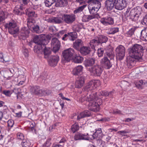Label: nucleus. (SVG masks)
Segmentation results:
<instances>
[{"label": "nucleus", "mask_w": 147, "mask_h": 147, "mask_svg": "<svg viewBox=\"0 0 147 147\" xmlns=\"http://www.w3.org/2000/svg\"><path fill=\"white\" fill-rule=\"evenodd\" d=\"M130 56L134 57L137 60H142L143 55V49L140 45L136 44L128 49Z\"/></svg>", "instance_id": "obj_1"}, {"label": "nucleus", "mask_w": 147, "mask_h": 147, "mask_svg": "<svg viewBox=\"0 0 147 147\" xmlns=\"http://www.w3.org/2000/svg\"><path fill=\"white\" fill-rule=\"evenodd\" d=\"M102 0H88L89 3L88 8L90 13L92 16H94L95 18H98L99 16L98 13H96L101 7L100 2Z\"/></svg>", "instance_id": "obj_2"}, {"label": "nucleus", "mask_w": 147, "mask_h": 147, "mask_svg": "<svg viewBox=\"0 0 147 147\" xmlns=\"http://www.w3.org/2000/svg\"><path fill=\"white\" fill-rule=\"evenodd\" d=\"M34 42L37 44L34 47V51L37 53L39 51H42V46H44L48 43V40L45 35H41L39 36H35L33 39Z\"/></svg>", "instance_id": "obj_3"}, {"label": "nucleus", "mask_w": 147, "mask_h": 147, "mask_svg": "<svg viewBox=\"0 0 147 147\" xmlns=\"http://www.w3.org/2000/svg\"><path fill=\"white\" fill-rule=\"evenodd\" d=\"M142 12V8L139 6H137L131 10L129 13V18L132 21L137 22Z\"/></svg>", "instance_id": "obj_4"}, {"label": "nucleus", "mask_w": 147, "mask_h": 147, "mask_svg": "<svg viewBox=\"0 0 147 147\" xmlns=\"http://www.w3.org/2000/svg\"><path fill=\"white\" fill-rule=\"evenodd\" d=\"M62 59L65 62H69L71 60L74 59L76 55L74 50L71 48L64 50L62 53Z\"/></svg>", "instance_id": "obj_5"}, {"label": "nucleus", "mask_w": 147, "mask_h": 147, "mask_svg": "<svg viewBox=\"0 0 147 147\" xmlns=\"http://www.w3.org/2000/svg\"><path fill=\"white\" fill-rule=\"evenodd\" d=\"M102 102V100L100 98H97L94 101L90 102L88 104V108L92 111L98 112L100 110V105H101Z\"/></svg>", "instance_id": "obj_6"}, {"label": "nucleus", "mask_w": 147, "mask_h": 147, "mask_svg": "<svg viewBox=\"0 0 147 147\" xmlns=\"http://www.w3.org/2000/svg\"><path fill=\"white\" fill-rule=\"evenodd\" d=\"M88 70L92 75L100 77L103 71V67L100 65L96 64L89 68Z\"/></svg>", "instance_id": "obj_7"}, {"label": "nucleus", "mask_w": 147, "mask_h": 147, "mask_svg": "<svg viewBox=\"0 0 147 147\" xmlns=\"http://www.w3.org/2000/svg\"><path fill=\"white\" fill-rule=\"evenodd\" d=\"M5 27L8 29L9 33L12 34L17 33L19 30L16 23L13 21L7 23L5 25Z\"/></svg>", "instance_id": "obj_8"}, {"label": "nucleus", "mask_w": 147, "mask_h": 147, "mask_svg": "<svg viewBox=\"0 0 147 147\" xmlns=\"http://www.w3.org/2000/svg\"><path fill=\"white\" fill-rule=\"evenodd\" d=\"M100 84V81L98 80H93L90 81L87 83L85 87V92L91 91L96 88Z\"/></svg>", "instance_id": "obj_9"}, {"label": "nucleus", "mask_w": 147, "mask_h": 147, "mask_svg": "<svg viewBox=\"0 0 147 147\" xmlns=\"http://www.w3.org/2000/svg\"><path fill=\"white\" fill-rule=\"evenodd\" d=\"M117 58L120 60L123 59L125 56V48L121 45H119L116 49Z\"/></svg>", "instance_id": "obj_10"}, {"label": "nucleus", "mask_w": 147, "mask_h": 147, "mask_svg": "<svg viewBox=\"0 0 147 147\" xmlns=\"http://www.w3.org/2000/svg\"><path fill=\"white\" fill-rule=\"evenodd\" d=\"M51 46L53 47L52 51L53 52L56 53L59 51L60 47V43L57 38L54 37L52 39Z\"/></svg>", "instance_id": "obj_11"}, {"label": "nucleus", "mask_w": 147, "mask_h": 147, "mask_svg": "<svg viewBox=\"0 0 147 147\" xmlns=\"http://www.w3.org/2000/svg\"><path fill=\"white\" fill-rule=\"evenodd\" d=\"M62 17L64 21L67 24H71L76 20L75 15L73 14H64Z\"/></svg>", "instance_id": "obj_12"}, {"label": "nucleus", "mask_w": 147, "mask_h": 147, "mask_svg": "<svg viewBox=\"0 0 147 147\" xmlns=\"http://www.w3.org/2000/svg\"><path fill=\"white\" fill-rule=\"evenodd\" d=\"M85 93L87 94L86 96H85L86 100L89 102V103L91 101H94L97 98H98L97 97V93L96 92H91V91H90L87 92H85Z\"/></svg>", "instance_id": "obj_13"}, {"label": "nucleus", "mask_w": 147, "mask_h": 147, "mask_svg": "<svg viewBox=\"0 0 147 147\" xmlns=\"http://www.w3.org/2000/svg\"><path fill=\"white\" fill-rule=\"evenodd\" d=\"M100 22L105 26L113 25L114 24L113 18L110 16H108L101 18Z\"/></svg>", "instance_id": "obj_14"}, {"label": "nucleus", "mask_w": 147, "mask_h": 147, "mask_svg": "<svg viewBox=\"0 0 147 147\" xmlns=\"http://www.w3.org/2000/svg\"><path fill=\"white\" fill-rule=\"evenodd\" d=\"M100 63L104 68L106 69H109L112 66L110 60L106 56H104V57L101 60Z\"/></svg>", "instance_id": "obj_15"}, {"label": "nucleus", "mask_w": 147, "mask_h": 147, "mask_svg": "<svg viewBox=\"0 0 147 147\" xmlns=\"http://www.w3.org/2000/svg\"><path fill=\"white\" fill-rule=\"evenodd\" d=\"M74 139L76 140H88L89 139L88 133L83 134L79 132L76 133L74 137Z\"/></svg>", "instance_id": "obj_16"}, {"label": "nucleus", "mask_w": 147, "mask_h": 147, "mask_svg": "<svg viewBox=\"0 0 147 147\" xmlns=\"http://www.w3.org/2000/svg\"><path fill=\"white\" fill-rule=\"evenodd\" d=\"M49 64L51 66H55L59 60V57L58 55L50 56L48 59Z\"/></svg>", "instance_id": "obj_17"}, {"label": "nucleus", "mask_w": 147, "mask_h": 147, "mask_svg": "<svg viewBox=\"0 0 147 147\" xmlns=\"http://www.w3.org/2000/svg\"><path fill=\"white\" fill-rule=\"evenodd\" d=\"M116 0H106L105 2V8L109 11L111 10L115 7Z\"/></svg>", "instance_id": "obj_18"}, {"label": "nucleus", "mask_w": 147, "mask_h": 147, "mask_svg": "<svg viewBox=\"0 0 147 147\" xmlns=\"http://www.w3.org/2000/svg\"><path fill=\"white\" fill-rule=\"evenodd\" d=\"M127 3L125 0H117L115 7L117 10H121L125 7Z\"/></svg>", "instance_id": "obj_19"}, {"label": "nucleus", "mask_w": 147, "mask_h": 147, "mask_svg": "<svg viewBox=\"0 0 147 147\" xmlns=\"http://www.w3.org/2000/svg\"><path fill=\"white\" fill-rule=\"evenodd\" d=\"M85 78L83 76H80L78 78L75 82L76 87L78 88H81L84 83Z\"/></svg>", "instance_id": "obj_20"}, {"label": "nucleus", "mask_w": 147, "mask_h": 147, "mask_svg": "<svg viewBox=\"0 0 147 147\" xmlns=\"http://www.w3.org/2000/svg\"><path fill=\"white\" fill-rule=\"evenodd\" d=\"M141 61L137 60L134 57L131 56L129 59H127V65L129 68H131L135 65L136 62Z\"/></svg>", "instance_id": "obj_21"}, {"label": "nucleus", "mask_w": 147, "mask_h": 147, "mask_svg": "<svg viewBox=\"0 0 147 147\" xmlns=\"http://www.w3.org/2000/svg\"><path fill=\"white\" fill-rule=\"evenodd\" d=\"M30 32V31L28 28L24 27L21 29L20 34L21 36H23L22 38L24 39L28 36Z\"/></svg>", "instance_id": "obj_22"}, {"label": "nucleus", "mask_w": 147, "mask_h": 147, "mask_svg": "<svg viewBox=\"0 0 147 147\" xmlns=\"http://www.w3.org/2000/svg\"><path fill=\"white\" fill-rule=\"evenodd\" d=\"M83 45V42L80 39H78L76 40L73 43V47L76 50L79 51L82 47Z\"/></svg>", "instance_id": "obj_23"}, {"label": "nucleus", "mask_w": 147, "mask_h": 147, "mask_svg": "<svg viewBox=\"0 0 147 147\" xmlns=\"http://www.w3.org/2000/svg\"><path fill=\"white\" fill-rule=\"evenodd\" d=\"M83 67L81 65L75 67L73 69L72 73L75 76L81 75L82 73Z\"/></svg>", "instance_id": "obj_24"}, {"label": "nucleus", "mask_w": 147, "mask_h": 147, "mask_svg": "<svg viewBox=\"0 0 147 147\" xmlns=\"http://www.w3.org/2000/svg\"><path fill=\"white\" fill-rule=\"evenodd\" d=\"M68 3L67 0H57L55 6L57 7H62L66 6Z\"/></svg>", "instance_id": "obj_25"}, {"label": "nucleus", "mask_w": 147, "mask_h": 147, "mask_svg": "<svg viewBox=\"0 0 147 147\" xmlns=\"http://www.w3.org/2000/svg\"><path fill=\"white\" fill-rule=\"evenodd\" d=\"M91 115L90 112L88 110H85L80 113L77 116V119L80 120V119L90 116Z\"/></svg>", "instance_id": "obj_26"}, {"label": "nucleus", "mask_w": 147, "mask_h": 147, "mask_svg": "<svg viewBox=\"0 0 147 147\" xmlns=\"http://www.w3.org/2000/svg\"><path fill=\"white\" fill-rule=\"evenodd\" d=\"M79 51L82 55H86L90 53V50L89 47L83 46L81 48Z\"/></svg>", "instance_id": "obj_27"}, {"label": "nucleus", "mask_w": 147, "mask_h": 147, "mask_svg": "<svg viewBox=\"0 0 147 147\" xmlns=\"http://www.w3.org/2000/svg\"><path fill=\"white\" fill-rule=\"evenodd\" d=\"M24 7L23 6L20 5H17L15 8L13 10V12L15 14L21 15L22 14V11Z\"/></svg>", "instance_id": "obj_28"}, {"label": "nucleus", "mask_w": 147, "mask_h": 147, "mask_svg": "<svg viewBox=\"0 0 147 147\" xmlns=\"http://www.w3.org/2000/svg\"><path fill=\"white\" fill-rule=\"evenodd\" d=\"M63 18L59 17H54L49 19V22L55 24H60L63 23Z\"/></svg>", "instance_id": "obj_29"}, {"label": "nucleus", "mask_w": 147, "mask_h": 147, "mask_svg": "<svg viewBox=\"0 0 147 147\" xmlns=\"http://www.w3.org/2000/svg\"><path fill=\"white\" fill-rule=\"evenodd\" d=\"M51 52V49L50 48H46L45 47L43 51L44 57L46 59H48L49 57L50 56Z\"/></svg>", "instance_id": "obj_30"}, {"label": "nucleus", "mask_w": 147, "mask_h": 147, "mask_svg": "<svg viewBox=\"0 0 147 147\" xmlns=\"http://www.w3.org/2000/svg\"><path fill=\"white\" fill-rule=\"evenodd\" d=\"M99 43L101 45L102 44L106 43L108 40L107 37L105 35H100L97 38Z\"/></svg>", "instance_id": "obj_31"}, {"label": "nucleus", "mask_w": 147, "mask_h": 147, "mask_svg": "<svg viewBox=\"0 0 147 147\" xmlns=\"http://www.w3.org/2000/svg\"><path fill=\"white\" fill-rule=\"evenodd\" d=\"M95 59L94 58H89L86 59L84 61V64L86 67L91 66L95 63Z\"/></svg>", "instance_id": "obj_32"}, {"label": "nucleus", "mask_w": 147, "mask_h": 147, "mask_svg": "<svg viewBox=\"0 0 147 147\" xmlns=\"http://www.w3.org/2000/svg\"><path fill=\"white\" fill-rule=\"evenodd\" d=\"M100 44L97 38L96 39L91 40L90 42V45L93 49H94L95 47L98 46Z\"/></svg>", "instance_id": "obj_33"}, {"label": "nucleus", "mask_w": 147, "mask_h": 147, "mask_svg": "<svg viewBox=\"0 0 147 147\" xmlns=\"http://www.w3.org/2000/svg\"><path fill=\"white\" fill-rule=\"evenodd\" d=\"M35 22V20L33 19H28L27 25L28 29L31 30V28L35 25L34 23Z\"/></svg>", "instance_id": "obj_34"}, {"label": "nucleus", "mask_w": 147, "mask_h": 147, "mask_svg": "<svg viewBox=\"0 0 147 147\" xmlns=\"http://www.w3.org/2000/svg\"><path fill=\"white\" fill-rule=\"evenodd\" d=\"M26 14L28 16V19H34V18L37 17V14L35 13V12L33 11H28L26 12Z\"/></svg>", "instance_id": "obj_35"}, {"label": "nucleus", "mask_w": 147, "mask_h": 147, "mask_svg": "<svg viewBox=\"0 0 147 147\" xmlns=\"http://www.w3.org/2000/svg\"><path fill=\"white\" fill-rule=\"evenodd\" d=\"M49 92H48V91L47 90H43L42 89H40L39 88L38 91L37 92L36 95L40 96L43 95L45 96L47 94H49Z\"/></svg>", "instance_id": "obj_36"}, {"label": "nucleus", "mask_w": 147, "mask_h": 147, "mask_svg": "<svg viewBox=\"0 0 147 147\" xmlns=\"http://www.w3.org/2000/svg\"><path fill=\"white\" fill-rule=\"evenodd\" d=\"M33 32L39 34L41 32L39 26L38 25H35L30 30Z\"/></svg>", "instance_id": "obj_37"}, {"label": "nucleus", "mask_w": 147, "mask_h": 147, "mask_svg": "<svg viewBox=\"0 0 147 147\" xmlns=\"http://www.w3.org/2000/svg\"><path fill=\"white\" fill-rule=\"evenodd\" d=\"M109 32H107L108 34H113L119 32V28L117 27H112L109 28Z\"/></svg>", "instance_id": "obj_38"}, {"label": "nucleus", "mask_w": 147, "mask_h": 147, "mask_svg": "<svg viewBox=\"0 0 147 147\" xmlns=\"http://www.w3.org/2000/svg\"><path fill=\"white\" fill-rule=\"evenodd\" d=\"M55 0H46L45 3L46 6L49 7L52 5L55 6Z\"/></svg>", "instance_id": "obj_39"}, {"label": "nucleus", "mask_w": 147, "mask_h": 147, "mask_svg": "<svg viewBox=\"0 0 147 147\" xmlns=\"http://www.w3.org/2000/svg\"><path fill=\"white\" fill-rule=\"evenodd\" d=\"M95 18L94 16L92 15L85 16L83 17V20L85 22H87Z\"/></svg>", "instance_id": "obj_40"}, {"label": "nucleus", "mask_w": 147, "mask_h": 147, "mask_svg": "<svg viewBox=\"0 0 147 147\" xmlns=\"http://www.w3.org/2000/svg\"><path fill=\"white\" fill-rule=\"evenodd\" d=\"M141 34L143 39L147 41V29L142 30L141 32Z\"/></svg>", "instance_id": "obj_41"}, {"label": "nucleus", "mask_w": 147, "mask_h": 147, "mask_svg": "<svg viewBox=\"0 0 147 147\" xmlns=\"http://www.w3.org/2000/svg\"><path fill=\"white\" fill-rule=\"evenodd\" d=\"M39 88V87L38 86H30V91L34 93L35 94H36Z\"/></svg>", "instance_id": "obj_42"}, {"label": "nucleus", "mask_w": 147, "mask_h": 147, "mask_svg": "<svg viewBox=\"0 0 147 147\" xmlns=\"http://www.w3.org/2000/svg\"><path fill=\"white\" fill-rule=\"evenodd\" d=\"M136 29V27H134L129 29V30L126 33L127 36L129 37L132 36L134 34V32Z\"/></svg>", "instance_id": "obj_43"}, {"label": "nucleus", "mask_w": 147, "mask_h": 147, "mask_svg": "<svg viewBox=\"0 0 147 147\" xmlns=\"http://www.w3.org/2000/svg\"><path fill=\"white\" fill-rule=\"evenodd\" d=\"M68 34L70 35L71 41H74L77 38V35L76 32H69Z\"/></svg>", "instance_id": "obj_44"}, {"label": "nucleus", "mask_w": 147, "mask_h": 147, "mask_svg": "<svg viewBox=\"0 0 147 147\" xmlns=\"http://www.w3.org/2000/svg\"><path fill=\"white\" fill-rule=\"evenodd\" d=\"M74 59V61L75 63H82L83 61V58L80 56H75Z\"/></svg>", "instance_id": "obj_45"}, {"label": "nucleus", "mask_w": 147, "mask_h": 147, "mask_svg": "<svg viewBox=\"0 0 147 147\" xmlns=\"http://www.w3.org/2000/svg\"><path fill=\"white\" fill-rule=\"evenodd\" d=\"M30 142L29 140H23L22 142V145L23 147H30Z\"/></svg>", "instance_id": "obj_46"}, {"label": "nucleus", "mask_w": 147, "mask_h": 147, "mask_svg": "<svg viewBox=\"0 0 147 147\" xmlns=\"http://www.w3.org/2000/svg\"><path fill=\"white\" fill-rule=\"evenodd\" d=\"M48 30L51 33V34L55 35L56 34H55L57 31V29L55 26H51L49 27Z\"/></svg>", "instance_id": "obj_47"}, {"label": "nucleus", "mask_w": 147, "mask_h": 147, "mask_svg": "<svg viewBox=\"0 0 147 147\" xmlns=\"http://www.w3.org/2000/svg\"><path fill=\"white\" fill-rule=\"evenodd\" d=\"M51 139L50 138H48L45 142L43 145L42 147H49L52 143L51 142Z\"/></svg>", "instance_id": "obj_48"}, {"label": "nucleus", "mask_w": 147, "mask_h": 147, "mask_svg": "<svg viewBox=\"0 0 147 147\" xmlns=\"http://www.w3.org/2000/svg\"><path fill=\"white\" fill-rule=\"evenodd\" d=\"M85 7V5H83L78 7L74 11V14H76L81 12L83 11Z\"/></svg>", "instance_id": "obj_49"}, {"label": "nucleus", "mask_w": 147, "mask_h": 147, "mask_svg": "<svg viewBox=\"0 0 147 147\" xmlns=\"http://www.w3.org/2000/svg\"><path fill=\"white\" fill-rule=\"evenodd\" d=\"M104 49L102 48L98 49L97 50V53L99 57H101L103 56L104 53Z\"/></svg>", "instance_id": "obj_50"}, {"label": "nucleus", "mask_w": 147, "mask_h": 147, "mask_svg": "<svg viewBox=\"0 0 147 147\" xmlns=\"http://www.w3.org/2000/svg\"><path fill=\"white\" fill-rule=\"evenodd\" d=\"M79 129V126L76 123L72 125L71 127V131L73 133H75L76 131H77Z\"/></svg>", "instance_id": "obj_51"}, {"label": "nucleus", "mask_w": 147, "mask_h": 147, "mask_svg": "<svg viewBox=\"0 0 147 147\" xmlns=\"http://www.w3.org/2000/svg\"><path fill=\"white\" fill-rule=\"evenodd\" d=\"M102 133L101 129L100 128H99L98 129L96 130L95 132L93 135V137H94V136L95 137H98V135L101 134Z\"/></svg>", "instance_id": "obj_52"}, {"label": "nucleus", "mask_w": 147, "mask_h": 147, "mask_svg": "<svg viewBox=\"0 0 147 147\" xmlns=\"http://www.w3.org/2000/svg\"><path fill=\"white\" fill-rule=\"evenodd\" d=\"M14 124V121L12 119L9 120L7 121V126L9 129H10L12 127Z\"/></svg>", "instance_id": "obj_53"}, {"label": "nucleus", "mask_w": 147, "mask_h": 147, "mask_svg": "<svg viewBox=\"0 0 147 147\" xmlns=\"http://www.w3.org/2000/svg\"><path fill=\"white\" fill-rule=\"evenodd\" d=\"M81 29L80 26L78 25H75L73 26V30L74 31L79 32Z\"/></svg>", "instance_id": "obj_54"}, {"label": "nucleus", "mask_w": 147, "mask_h": 147, "mask_svg": "<svg viewBox=\"0 0 147 147\" xmlns=\"http://www.w3.org/2000/svg\"><path fill=\"white\" fill-rule=\"evenodd\" d=\"M144 71V69L143 67H140L137 68L136 69V74H139V73L142 72Z\"/></svg>", "instance_id": "obj_55"}, {"label": "nucleus", "mask_w": 147, "mask_h": 147, "mask_svg": "<svg viewBox=\"0 0 147 147\" xmlns=\"http://www.w3.org/2000/svg\"><path fill=\"white\" fill-rule=\"evenodd\" d=\"M98 95L100 96H108V92L106 91H101L98 93Z\"/></svg>", "instance_id": "obj_56"}, {"label": "nucleus", "mask_w": 147, "mask_h": 147, "mask_svg": "<svg viewBox=\"0 0 147 147\" xmlns=\"http://www.w3.org/2000/svg\"><path fill=\"white\" fill-rule=\"evenodd\" d=\"M131 130L129 129H126L123 131H118L117 133L118 134L122 135V134L129 133L131 132Z\"/></svg>", "instance_id": "obj_57"}, {"label": "nucleus", "mask_w": 147, "mask_h": 147, "mask_svg": "<svg viewBox=\"0 0 147 147\" xmlns=\"http://www.w3.org/2000/svg\"><path fill=\"white\" fill-rule=\"evenodd\" d=\"M5 16L4 12L2 11H0V22L3 21L5 19Z\"/></svg>", "instance_id": "obj_58"}, {"label": "nucleus", "mask_w": 147, "mask_h": 147, "mask_svg": "<svg viewBox=\"0 0 147 147\" xmlns=\"http://www.w3.org/2000/svg\"><path fill=\"white\" fill-rule=\"evenodd\" d=\"M17 137L18 138L19 140H24V136L22 133H18L17 134Z\"/></svg>", "instance_id": "obj_59"}, {"label": "nucleus", "mask_w": 147, "mask_h": 147, "mask_svg": "<svg viewBox=\"0 0 147 147\" xmlns=\"http://www.w3.org/2000/svg\"><path fill=\"white\" fill-rule=\"evenodd\" d=\"M141 22L143 25L147 26V14L144 17Z\"/></svg>", "instance_id": "obj_60"}, {"label": "nucleus", "mask_w": 147, "mask_h": 147, "mask_svg": "<svg viewBox=\"0 0 147 147\" xmlns=\"http://www.w3.org/2000/svg\"><path fill=\"white\" fill-rule=\"evenodd\" d=\"M106 55L109 57L110 59L111 60L113 59L114 55L111 53H107Z\"/></svg>", "instance_id": "obj_61"}, {"label": "nucleus", "mask_w": 147, "mask_h": 147, "mask_svg": "<svg viewBox=\"0 0 147 147\" xmlns=\"http://www.w3.org/2000/svg\"><path fill=\"white\" fill-rule=\"evenodd\" d=\"M8 60H5L3 58V54L2 53H0V62H4V61L7 62L8 61Z\"/></svg>", "instance_id": "obj_62"}, {"label": "nucleus", "mask_w": 147, "mask_h": 147, "mask_svg": "<svg viewBox=\"0 0 147 147\" xmlns=\"http://www.w3.org/2000/svg\"><path fill=\"white\" fill-rule=\"evenodd\" d=\"M3 93L7 96H9L11 95L10 91L9 90H4Z\"/></svg>", "instance_id": "obj_63"}, {"label": "nucleus", "mask_w": 147, "mask_h": 147, "mask_svg": "<svg viewBox=\"0 0 147 147\" xmlns=\"http://www.w3.org/2000/svg\"><path fill=\"white\" fill-rule=\"evenodd\" d=\"M115 92V90H113L109 92H108V96H109L110 97H112V96L114 94Z\"/></svg>", "instance_id": "obj_64"}]
</instances>
